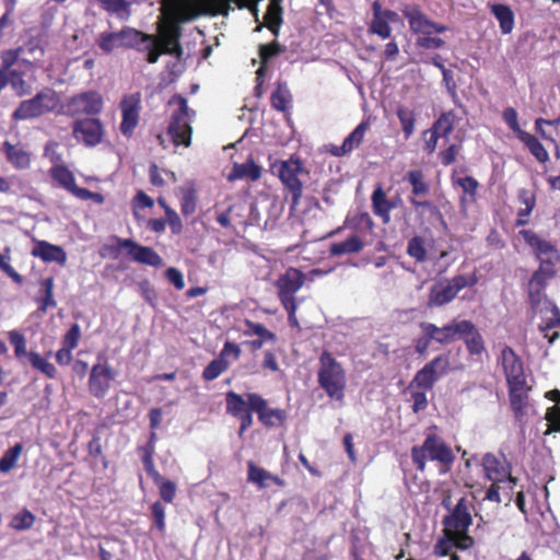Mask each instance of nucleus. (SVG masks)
I'll use <instances>...</instances> for the list:
<instances>
[{
	"label": "nucleus",
	"instance_id": "obj_1",
	"mask_svg": "<svg viewBox=\"0 0 560 560\" xmlns=\"http://www.w3.org/2000/svg\"><path fill=\"white\" fill-rule=\"evenodd\" d=\"M242 0H164L163 18L158 23V34H147L130 26L119 32H104L97 45L104 52H112L117 47L147 51L149 63L158 62L162 55H171L180 59L184 49L180 43L182 24L196 20L201 15H224L231 10V3L243 8Z\"/></svg>",
	"mask_w": 560,
	"mask_h": 560
},
{
	"label": "nucleus",
	"instance_id": "obj_2",
	"mask_svg": "<svg viewBox=\"0 0 560 560\" xmlns=\"http://www.w3.org/2000/svg\"><path fill=\"white\" fill-rule=\"evenodd\" d=\"M226 413L240 420L238 436H242L254 422L253 412L266 428L282 425L287 412L280 408H270L268 401L257 393L237 394L230 390L225 394Z\"/></svg>",
	"mask_w": 560,
	"mask_h": 560
},
{
	"label": "nucleus",
	"instance_id": "obj_3",
	"mask_svg": "<svg viewBox=\"0 0 560 560\" xmlns=\"http://www.w3.org/2000/svg\"><path fill=\"white\" fill-rule=\"evenodd\" d=\"M411 459L417 470L421 472L425 470L427 460H430L439 464L441 474H446L452 469L456 456L441 435L430 431L425 433L421 445L411 447Z\"/></svg>",
	"mask_w": 560,
	"mask_h": 560
},
{
	"label": "nucleus",
	"instance_id": "obj_4",
	"mask_svg": "<svg viewBox=\"0 0 560 560\" xmlns=\"http://www.w3.org/2000/svg\"><path fill=\"white\" fill-rule=\"evenodd\" d=\"M318 362L317 382L319 387L331 400L342 402L347 388L345 369L327 350L320 353Z\"/></svg>",
	"mask_w": 560,
	"mask_h": 560
},
{
	"label": "nucleus",
	"instance_id": "obj_5",
	"mask_svg": "<svg viewBox=\"0 0 560 560\" xmlns=\"http://www.w3.org/2000/svg\"><path fill=\"white\" fill-rule=\"evenodd\" d=\"M270 172L281 182L285 198L291 196L290 209L295 210L303 195V183L300 176L307 174L302 161L293 155L288 160H276L270 163Z\"/></svg>",
	"mask_w": 560,
	"mask_h": 560
},
{
	"label": "nucleus",
	"instance_id": "obj_6",
	"mask_svg": "<svg viewBox=\"0 0 560 560\" xmlns=\"http://www.w3.org/2000/svg\"><path fill=\"white\" fill-rule=\"evenodd\" d=\"M478 283L476 272L455 275L436 281L429 290L427 305L430 308L442 307L453 302L465 288H472Z\"/></svg>",
	"mask_w": 560,
	"mask_h": 560
},
{
	"label": "nucleus",
	"instance_id": "obj_7",
	"mask_svg": "<svg viewBox=\"0 0 560 560\" xmlns=\"http://www.w3.org/2000/svg\"><path fill=\"white\" fill-rule=\"evenodd\" d=\"M170 104H176L178 108L172 114L167 132L175 145L189 147L192 133L190 121L195 112L188 107L187 100L180 94H175Z\"/></svg>",
	"mask_w": 560,
	"mask_h": 560
},
{
	"label": "nucleus",
	"instance_id": "obj_8",
	"mask_svg": "<svg viewBox=\"0 0 560 560\" xmlns=\"http://www.w3.org/2000/svg\"><path fill=\"white\" fill-rule=\"evenodd\" d=\"M59 105L57 92L46 88L36 93L30 100L22 101L14 109L12 118L14 120H27L38 118L45 114L55 112Z\"/></svg>",
	"mask_w": 560,
	"mask_h": 560
},
{
	"label": "nucleus",
	"instance_id": "obj_9",
	"mask_svg": "<svg viewBox=\"0 0 560 560\" xmlns=\"http://www.w3.org/2000/svg\"><path fill=\"white\" fill-rule=\"evenodd\" d=\"M450 357L441 353L427 362L413 376L408 389H433L435 383L450 371Z\"/></svg>",
	"mask_w": 560,
	"mask_h": 560
},
{
	"label": "nucleus",
	"instance_id": "obj_10",
	"mask_svg": "<svg viewBox=\"0 0 560 560\" xmlns=\"http://www.w3.org/2000/svg\"><path fill=\"white\" fill-rule=\"evenodd\" d=\"M10 343L14 348V355L16 359L27 358L31 366L44 374L49 380H55L58 375L56 366L50 363L47 358L50 357L51 352L46 354V358L42 357L38 352L26 351V339L24 335L18 330H11L9 332Z\"/></svg>",
	"mask_w": 560,
	"mask_h": 560
},
{
	"label": "nucleus",
	"instance_id": "obj_11",
	"mask_svg": "<svg viewBox=\"0 0 560 560\" xmlns=\"http://www.w3.org/2000/svg\"><path fill=\"white\" fill-rule=\"evenodd\" d=\"M116 374L107 359L98 355L97 363L92 365L89 373V393L97 399H103L108 394Z\"/></svg>",
	"mask_w": 560,
	"mask_h": 560
},
{
	"label": "nucleus",
	"instance_id": "obj_12",
	"mask_svg": "<svg viewBox=\"0 0 560 560\" xmlns=\"http://www.w3.org/2000/svg\"><path fill=\"white\" fill-rule=\"evenodd\" d=\"M443 506L450 511L447 515L443 517L444 530H457L468 532L472 524L471 510L474 504L466 497H462L455 506H451V502L444 500Z\"/></svg>",
	"mask_w": 560,
	"mask_h": 560
},
{
	"label": "nucleus",
	"instance_id": "obj_13",
	"mask_svg": "<svg viewBox=\"0 0 560 560\" xmlns=\"http://www.w3.org/2000/svg\"><path fill=\"white\" fill-rule=\"evenodd\" d=\"M66 107L70 117L95 116L103 110L104 101L100 92L91 90L71 96Z\"/></svg>",
	"mask_w": 560,
	"mask_h": 560
},
{
	"label": "nucleus",
	"instance_id": "obj_14",
	"mask_svg": "<svg viewBox=\"0 0 560 560\" xmlns=\"http://www.w3.org/2000/svg\"><path fill=\"white\" fill-rule=\"evenodd\" d=\"M73 138L88 148H94L102 143L105 129L100 118H78L72 124Z\"/></svg>",
	"mask_w": 560,
	"mask_h": 560
},
{
	"label": "nucleus",
	"instance_id": "obj_15",
	"mask_svg": "<svg viewBox=\"0 0 560 560\" xmlns=\"http://www.w3.org/2000/svg\"><path fill=\"white\" fill-rule=\"evenodd\" d=\"M556 276V268L550 262L540 264L539 268L532 275L527 284L528 303L533 311H537L546 300L545 289L548 281Z\"/></svg>",
	"mask_w": 560,
	"mask_h": 560
},
{
	"label": "nucleus",
	"instance_id": "obj_16",
	"mask_svg": "<svg viewBox=\"0 0 560 560\" xmlns=\"http://www.w3.org/2000/svg\"><path fill=\"white\" fill-rule=\"evenodd\" d=\"M498 364L502 369L506 386L527 382L524 362L512 347L508 345L502 347L498 358Z\"/></svg>",
	"mask_w": 560,
	"mask_h": 560
},
{
	"label": "nucleus",
	"instance_id": "obj_17",
	"mask_svg": "<svg viewBox=\"0 0 560 560\" xmlns=\"http://www.w3.org/2000/svg\"><path fill=\"white\" fill-rule=\"evenodd\" d=\"M119 108L121 112L119 130L125 137L130 138L133 136L140 120V92L124 95L119 103Z\"/></svg>",
	"mask_w": 560,
	"mask_h": 560
},
{
	"label": "nucleus",
	"instance_id": "obj_18",
	"mask_svg": "<svg viewBox=\"0 0 560 560\" xmlns=\"http://www.w3.org/2000/svg\"><path fill=\"white\" fill-rule=\"evenodd\" d=\"M404 18L408 21L411 32L421 35H432L433 33H444L447 26L430 20L418 5L406 4L401 10Z\"/></svg>",
	"mask_w": 560,
	"mask_h": 560
},
{
	"label": "nucleus",
	"instance_id": "obj_19",
	"mask_svg": "<svg viewBox=\"0 0 560 560\" xmlns=\"http://www.w3.org/2000/svg\"><path fill=\"white\" fill-rule=\"evenodd\" d=\"M241 353L242 350L237 343L225 341L219 355L203 369L202 378L206 382L214 381L230 368L229 359L232 358L233 361H237Z\"/></svg>",
	"mask_w": 560,
	"mask_h": 560
},
{
	"label": "nucleus",
	"instance_id": "obj_20",
	"mask_svg": "<svg viewBox=\"0 0 560 560\" xmlns=\"http://www.w3.org/2000/svg\"><path fill=\"white\" fill-rule=\"evenodd\" d=\"M532 386L528 382L517 383L508 386L509 401L511 410L514 415L515 420L520 424H524L526 421L527 411L532 408L529 393Z\"/></svg>",
	"mask_w": 560,
	"mask_h": 560
},
{
	"label": "nucleus",
	"instance_id": "obj_21",
	"mask_svg": "<svg viewBox=\"0 0 560 560\" xmlns=\"http://www.w3.org/2000/svg\"><path fill=\"white\" fill-rule=\"evenodd\" d=\"M428 326L431 332L434 335V341L440 345H450L455 342L463 336V334L469 331L472 326V322L468 319L452 320L442 327L436 326L433 323L428 322Z\"/></svg>",
	"mask_w": 560,
	"mask_h": 560
},
{
	"label": "nucleus",
	"instance_id": "obj_22",
	"mask_svg": "<svg viewBox=\"0 0 560 560\" xmlns=\"http://www.w3.org/2000/svg\"><path fill=\"white\" fill-rule=\"evenodd\" d=\"M482 467L487 479L494 483L509 481L512 485V489L517 482V478L511 475V466L506 463H502L491 453H487L482 457Z\"/></svg>",
	"mask_w": 560,
	"mask_h": 560
},
{
	"label": "nucleus",
	"instance_id": "obj_23",
	"mask_svg": "<svg viewBox=\"0 0 560 560\" xmlns=\"http://www.w3.org/2000/svg\"><path fill=\"white\" fill-rule=\"evenodd\" d=\"M406 180L412 187L413 197L409 198V202L415 209H427L429 211H436L438 208L431 201H422L416 197L427 196L430 191V186L424 179V174L421 170H412L406 174Z\"/></svg>",
	"mask_w": 560,
	"mask_h": 560
},
{
	"label": "nucleus",
	"instance_id": "obj_24",
	"mask_svg": "<svg viewBox=\"0 0 560 560\" xmlns=\"http://www.w3.org/2000/svg\"><path fill=\"white\" fill-rule=\"evenodd\" d=\"M126 255L133 261L151 267L163 265L162 257L149 246H143L131 238V241H121Z\"/></svg>",
	"mask_w": 560,
	"mask_h": 560
},
{
	"label": "nucleus",
	"instance_id": "obj_25",
	"mask_svg": "<svg viewBox=\"0 0 560 560\" xmlns=\"http://www.w3.org/2000/svg\"><path fill=\"white\" fill-rule=\"evenodd\" d=\"M520 234L523 236L524 241L535 250V254L540 264L549 261L551 268H555V260L558 259V250L551 243L540 238L535 232L530 230H522Z\"/></svg>",
	"mask_w": 560,
	"mask_h": 560
},
{
	"label": "nucleus",
	"instance_id": "obj_26",
	"mask_svg": "<svg viewBox=\"0 0 560 560\" xmlns=\"http://www.w3.org/2000/svg\"><path fill=\"white\" fill-rule=\"evenodd\" d=\"M305 275L298 268L290 267L276 281L278 298L295 296L305 283Z\"/></svg>",
	"mask_w": 560,
	"mask_h": 560
},
{
	"label": "nucleus",
	"instance_id": "obj_27",
	"mask_svg": "<svg viewBox=\"0 0 560 560\" xmlns=\"http://www.w3.org/2000/svg\"><path fill=\"white\" fill-rule=\"evenodd\" d=\"M31 255L40 258L44 262H57L60 266H65L67 262L65 249L47 241H35Z\"/></svg>",
	"mask_w": 560,
	"mask_h": 560
},
{
	"label": "nucleus",
	"instance_id": "obj_28",
	"mask_svg": "<svg viewBox=\"0 0 560 560\" xmlns=\"http://www.w3.org/2000/svg\"><path fill=\"white\" fill-rule=\"evenodd\" d=\"M22 49L10 48L1 51L0 54V93L4 89L5 83V74L12 70H15V65L21 62V65L25 66L28 69L33 68V61L27 60L25 58H21Z\"/></svg>",
	"mask_w": 560,
	"mask_h": 560
},
{
	"label": "nucleus",
	"instance_id": "obj_29",
	"mask_svg": "<svg viewBox=\"0 0 560 560\" xmlns=\"http://www.w3.org/2000/svg\"><path fill=\"white\" fill-rule=\"evenodd\" d=\"M247 481L255 483L259 489L269 487L270 482L283 487L284 480L277 475L270 474L268 470L258 467L253 460L247 463Z\"/></svg>",
	"mask_w": 560,
	"mask_h": 560
},
{
	"label": "nucleus",
	"instance_id": "obj_30",
	"mask_svg": "<svg viewBox=\"0 0 560 560\" xmlns=\"http://www.w3.org/2000/svg\"><path fill=\"white\" fill-rule=\"evenodd\" d=\"M1 152L4 154L7 161L16 170H26L31 165V153L27 152L23 145L4 141Z\"/></svg>",
	"mask_w": 560,
	"mask_h": 560
},
{
	"label": "nucleus",
	"instance_id": "obj_31",
	"mask_svg": "<svg viewBox=\"0 0 560 560\" xmlns=\"http://www.w3.org/2000/svg\"><path fill=\"white\" fill-rule=\"evenodd\" d=\"M364 248V242L358 234H351L341 242H335L329 246V255L341 257L345 255L359 254Z\"/></svg>",
	"mask_w": 560,
	"mask_h": 560
},
{
	"label": "nucleus",
	"instance_id": "obj_32",
	"mask_svg": "<svg viewBox=\"0 0 560 560\" xmlns=\"http://www.w3.org/2000/svg\"><path fill=\"white\" fill-rule=\"evenodd\" d=\"M374 18L372 20L370 30L372 33L377 34L382 38H388L392 34V27L388 24V20H394L396 13L393 11L381 12L380 5L377 2L373 4Z\"/></svg>",
	"mask_w": 560,
	"mask_h": 560
},
{
	"label": "nucleus",
	"instance_id": "obj_33",
	"mask_svg": "<svg viewBox=\"0 0 560 560\" xmlns=\"http://www.w3.org/2000/svg\"><path fill=\"white\" fill-rule=\"evenodd\" d=\"M261 177V167L257 165L250 156L245 163H234L232 172L229 174L230 182L236 179H249L256 182Z\"/></svg>",
	"mask_w": 560,
	"mask_h": 560
},
{
	"label": "nucleus",
	"instance_id": "obj_34",
	"mask_svg": "<svg viewBox=\"0 0 560 560\" xmlns=\"http://www.w3.org/2000/svg\"><path fill=\"white\" fill-rule=\"evenodd\" d=\"M459 339L464 341L469 357L474 358L476 361H479L482 353L486 352V345L481 334L474 323L471 329L463 334Z\"/></svg>",
	"mask_w": 560,
	"mask_h": 560
},
{
	"label": "nucleus",
	"instance_id": "obj_35",
	"mask_svg": "<svg viewBox=\"0 0 560 560\" xmlns=\"http://www.w3.org/2000/svg\"><path fill=\"white\" fill-rule=\"evenodd\" d=\"M373 213L380 217L383 223L387 224L390 221V211L393 206L389 205L385 191L381 186H377L371 196Z\"/></svg>",
	"mask_w": 560,
	"mask_h": 560
},
{
	"label": "nucleus",
	"instance_id": "obj_36",
	"mask_svg": "<svg viewBox=\"0 0 560 560\" xmlns=\"http://www.w3.org/2000/svg\"><path fill=\"white\" fill-rule=\"evenodd\" d=\"M271 106L273 109L285 113L289 110L292 102V95L285 82L277 81L276 88L270 97Z\"/></svg>",
	"mask_w": 560,
	"mask_h": 560
},
{
	"label": "nucleus",
	"instance_id": "obj_37",
	"mask_svg": "<svg viewBox=\"0 0 560 560\" xmlns=\"http://www.w3.org/2000/svg\"><path fill=\"white\" fill-rule=\"evenodd\" d=\"M4 77H5L4 88L7 85H10L11 89L14 91V93L20 97L31 94L32 86L24 79L25 72L23 70L18 68L15 70L10 71Z\"/></svg>",
	"mask_w": 560,
	"mask_h": 560
},
{
	"label": "nucleus",
	"instance_id": "obj_38",
	"mask_svg": "<svg viewBox=\"0 0 560 560\" xmlns=\"http://www.w3.org/2000/svg\"><path fill=\"white\" fill-rule=\"evenodd\" d=\"M518 201L523 208L518 209L516 225H525L528 223V217L536 206V196L528 189H521L517 195Z\"/></svg>",
	"mask_w": 560,
	"mask_h": 560
},
{
	"label": "nucleus",
	"instance_id": "obj_39",
	"mask_svg": "<svg viewBox=\"0 0 560 560\" xmlns=\"http://www.w3.org/2000/svg\"><path fill=\"white\" fill-rule=\"evenodd\" d=\"M517 139L524 143L539 163H546L549 160L547 150L534 135L524 131L520 133Z\"/></svg>",
	"mask_w": 560,
	"mask_h": 560
},
{
	"label": "nucleus",
	"instance_id": "obj_40",
	"mask_svg": "<svg viewBox=\"0 0 560 560\" xmlns=\"http://www.w3.org/2000/svg\"><path fill=\"white\" fill-rule=\"evenodd\" d=\"M492 14L500 23V30L503 34H510L514 27V13L506 4H492L490 7Z\"/></svg>",
	"mask_w": 560,
	"mask_h": 560
},
{
	"label": "nucleus",
	"instance_id": "obj_41",
	"mask_svg": "<svg viewBox=\"0 0 560 560\" xmlns=\"http://www.w3.org/2000/svg\"><path fill=\"white\" fill-rule=\"evenodd\" d=\"M454 184L459 186L463 190L460 196V206L464 207L466 203L476 202L477 190L479 183L472 176H465L454 180Z\"/></svg>",
	"mask_w": 560,
	"mask_h": 560
},
{
	"label": "nucleus",
	"instance_id": "obj_42",
	"mask_svg": "<svg viewBox=\"0 0 560 560\" xmlns=\"http://www.w3.org/2000/svg\"><path fill=\"white\" fill-rule=\"evenodd\" d=\"M39 284L44 296L36 299V302L38 304V311L46 313L49 307L54 308L57 306V302L54 298L55 279L54 277L42 279Z\"/></svg>",
	"mask_w": 560,
	"mask_h": 560
},
{
	"label": "nucleus",
	"instance_id": "obj_43",
	"mask_svg": "<svg viewBox=\"0 0 560 560\" xmlns=\"http://www.w3.org/2000/svg\"><path fill=\"white\" fill-rule=\"evenodd\" d=\"M370 127L369 120L361 121L353 130L352 132L346 137L341 144V150L343 152H351L355 148H358L364 138V135L366 130Z\"/></svg>",
	"mask_w": 560,
	"mask_h": 560
},
{
	"label": "nucleus",
	"instance_id": "obj_44",
	"mask_svg": "<svg viewBox=\"0 0 560 560\" xmlns=\"http://www.w3.org/2000/svg\"><path fill=\"white\" fill-rule=\"evenodd\" d=\"M101 7L110 14H117L121 19H127L130 15V5L135 0H96Z\"/></svg>",
	"mask_w": 560,
	"mask_h": 560
},
{
	"label": "nucleus",
	"instance_id": "obj_45",
	"mask_svg": "<svg viewBox=\"0 0 560 560\" xmlns=\"http://www.w3.org/2000/svg\"><path fill=\"white\" fill-rule=\"evenodd\" d=\"M406 253L409 257L413 258L417 262H424L428 258V252L425 247V240L422 236H412L407 244Z\"/></svg>",
	"mask_w": 560,
	"mask_h": 560
},
{
	"label": "nucleus",
	"instance_id": "obj_46",
	"mask_svg": "<svg viewBox=\"0 0 560 560\" xmlns=\"http://www.w3.org/2000/svg\"><path fill=\"white\" fill-rule=\"evenodd\" d=\"M419 328L422 335L413 340V348L418 355L424 357L428 353L431 342L434 341V335L431 332L428 322H421Z\"/></svg>",
	"mask_w": 560,
	"mask_h": 560
},
{
	"label": "nucleus",
	"instance_id": "obj_47",
	"mask_svg": "<svg viewBox=\"0 0 560 560\" xmlns=\"http://www.w3.org/2000/svg\"><path fill=\"white\" fill-rule=\"evenodd\" d=\"M22 451L23 445L21 443H16L8 448L0 458V472L7 474L11 471L16 466Z\"/></svg>",
	"mask_w": 560,
	"mask_h": 560
},
{
	"label": "nucleus",
	"instance_id": "obj_48",
	"mask_svg": "<svg viewBox=\"0 0 560 560\" xmlns=\"http://www.w3.org/2000/svg\"><path fill=\"white\" fill-rule=\"evenodd\" d=\"M397 117L401 125L405 138L409 139L415 132L416 126V114L412 109L406 106H398L396 110Z\"/></svg>",
	"mask_w": 560,
	"mask_h": 560
},
{
	"label": "nucleus",
	"instance_id": "obj_49",
	"mask_svg": "<svg viewBox=\"0 0 560 560\" xmlns=\"http://www.w3.org/2000/svg\"><path fill=\"white\" fill-rule=\"evenodd\" d=\"M456 114L454 110L442 113L431 127L435 133L447 137L454 129Z\"/></svg>",
	"mask_w": 560,
	"mask_h": 560
},
{
	"label": "nucleus",
	"instance_id": "obj_50",
	"mask_svg": "<svg viewBox=\"0 0 560 560\" xmlns=\"http://www.w3.org/2000/svg\"><path fill=\"white\" fill-rule=\"evenodd\" d=\"M51 178L68 191L75 185L72 172L65 165H55L50 168Z\"/></svg>",
	"mask_w": 560,
	"mask_h": 560
},
{
	"label": "nucleus",
	"instance_id": "obj_51",
	"mask_svg": "<svg viewBox=\"0 0 560 560\" xmlns=\"http://www.w3.org/2000/svg\"><path fill=\"white\" fill-rule=\"evenodd\" d=\"M180 192V211L183 215L189 217L197 209V190L194 187H186L182 188Z\"/></svg>",
	"mask_w": 560,
	"mask_h": 560
},
{
	"label": "nucleus",
	"instance_id": "obj_52",
	"mask_svg": "<svg viewBox=\"0 0 560 560\" xmlns=\"http://www.w3.org/2000/svg\"><path fill=\"white\" fill-rule=\"evenodd\" d=\"M18 49H22V55L27 54L33 57L34 60H39L45 54L43 37L32 36L27 42L24 43V45L19 46Z\"/></svg>",
	"mask_w": 560,
	"mask_h": 560
},
{
	"label": "nucleus",
	"instance_id": "obj_53",
	"mask_svg": "<svg viewBox=\"0 0 560 560\" xmlns=\"http://www.w3.org/2000/svg\"><path fill=\"white\" fill-rule=\"evenodd\" d=\"M285 51V46L281 45L278 40H272L269 44L259 45V58L262 66H267L269 60Z\"/></svg>",
	"mask_w": 560,
	"mask_h": 560
},
{
	"label": "nucleus",
	"instance_id": "obj_54",
	"mask_svg": "<svg viewBox=\"0 0 560 560\" xmlns=\"http://www.w3.org/2000/svg\"><path fill=\"white\" fill-rule=\"evenodd\" d=\"M282 0H270L267 12L264 16L265 20V26L272 25L281 26L282 24V8L280 5Z\"/></svg>",
	"mask_w": 560,
	"mask_h": 560
},
{
	"label": "nucleus",
	"instance_id": "obj_55",
	"mask_svg": "<svg viewBox=\"0 0 560 560\" xmlns=\"http://www.w3.org/2000/svg\"><path fill=\"white\" fill-rule=\"evenodd\" d=\"M245 326L247 327L246 330H244L245 336H258L259 338H264L269 340L270 342H275L277 340L276 335L268 330L262 324L255 323L250 319L244 320Z\"/></svg>",
	"mask_w": 560,
	"mask_h": 560
},
{
	"label": "nucleus",
	"instance_id": "obj_56",
	"mask_svg": "<svg viewBox=\"0 0 560 560\" xmlns=\"http://www.w3.org/2000/svg\"><path fill=\"white\" fill-rule=\"evenodd\" d=\"M154 483L159 488L161 499L165 503H172L176 497V483L172 480L164 479L162 476L161 479L159 481H154Z\"/></svg>",
	"mask_w": 560,
	"mask_h": 560
},
{
	"label": "nucleus",
	"instance_id": "obj_57",
	"mask_svg": "<svg viewBox=\"0 0 560 560\" xmlns=\"http://www.w3.org/2000/svg\"><path fill=\"white\" fill-rule=\"evenodd\" d=\"M151 517L153 521L154 527L161 533L164 534L166 529L165 522V509L161 501H155L150 506Z\"/></svg>",
	"mask_w": 560,
	"mask_h": 560
},
{
	"label": "nucleus",
	"instance_id": "obj_58",
	"mask_svg": "<svg viewBox=\"0 0 560 560\" xmlns=\"http://www.w3.org/2000/svg\"><path fill=\"white\" fill-rule=\"evenodd\" d=\"M444 536L451 537L454 547L465 550L474 545V539L468 535V532L457 530H444Z\"/></svg>",
	"mask_w": 560,
	"mask_h": 560
},
{
	"label": "nucleus",
	"instance_id": "obj_59",
	"mask_svg": "<svg viewBox=\"0 0 560 560\" xmlns=\"http://www.w3.org/2000/svg\"><path fill=\"white\" fill-rule=\"evenodd\" d=\"M35 516L34 514L24 509L22 512L15 514L11 521V527L16 530H25L31 528L34 525Z\"/></svg>",
	"mask_w": 560,
	"mask_h": 560
},
{
	"label": "nucleus",
	"instance_id": "obj_60",
	"mask_svg": "<svg viewBox=\"0 0 560 560\" xmlns=\"http://www.w3.org/2000/svg\"><path fill=\"white\" fill-rule=\"evenodd\" d=\"M410 390V396L412 400L411 409L415 413H418L422 410H424L428 407V398H427V392L430 389H418L412 388Z\"/></svg>",
	"mask_w": 560,
	"mask_h": 560
},
{
	"label": "nucleus",
	"instance_id": "obj_61",
	"mask_svg": "<svg viewBox=\"0 0 560 560\" xmlns=\"http://www.w3.org/2000/svg\"><path fill=\"white\" fill-rule=\"evenodd\" d=\"M81 338V329L79 324L74 323L71 325V327L67 330L65 336L62 337V347L74 350L80 341Z\"/></svg>",
	"mask_w": 560,
	"mask_h": 560
},
{
	"label": "nucleus",
	"instance_id": "obj_62",
	"mask_svg": "<svg viewBox=\"0 0 560 560\" xmlns=\"http://www.w3.org/2000/svg\"><path fill=\"white\" fill-rule=\"evenodd\" d=\"M546 420L548 432H560V406L556 405L547 409Z\"/></svg>",
	"mask_w": 560,
	"mask_h": 560
},
{
	"label": "nucleus",
	"instance_id": "obj_63",
	"mask_svg": "<svg viewBox=\"0 0 560 560\" xmlns=\"http://www.w3.org/2000/svg\"><path fill=\"white\" fill-rule=\"evenodd\" d=\"M417 46L424 49H439L445 45V42L440 37L431 35H422L417 38Z\"/></svg>",
	"mask_w": 560,
	"mask_h": 560
},
{
	"label": "nucleus",
	"instance_id": "obj_64",
	"mask_svg": "<svg viewBox=\"0 0 560 560\" xmlns=\"http://www.w3.org/2000/svg\"><path fill=\"white\" fill-rule=\"evenodd\" d=\"M503 119L510 129L515 132L516 137H518L521 132L525 131L521 129L517 120V113L513 107H508L503 110Z\"/></svg>",
	"mask_w": 560,
	"mask_h": 560
}]
</instances>
